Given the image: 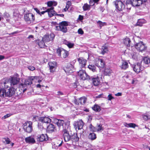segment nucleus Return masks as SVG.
Segmentation results:
<instances>
[{"instance_id": "nucleus-1", "label": "nucleus", "mask_w": 150, "mask_h": 150, "mask_svg": "<svg viewBox=\"0 0 150 150\" xmlns=\"http://www.w3.org/2000/svg\"><path fill=\"white\" fill-rule=\"evenodd\" d=\"M64 129L62 130L63 133V136L65 142H67L71 141L70 135V127H69L68 123L66 124L64 127Z\"/></svg>"}, {"instance_id": "nucleus-2", "label": "nucleus", "mask_w": 150, "mask_h": 150, "mask_svg": "<svg viewBox=\"0 0 150 150\" xmlns=\"http://www.w3.org/2000/svg\"><path fill=\"white\" fill-rule=\"evenodd\" d=\"M13 93V89L11 88L6 89L4 88L0 89V96L1 97H11Z\"/></svg>"}, {"instance_id": "nucleus-3", "label": "nucleus", "mask_w": 150, "mask_h": 150, "mask_svg": "<svg viewBox=\"0 0 150 150\" xmlns=\"http://www.w3.org/2000/svg\"><path fill=\"white\" fill-rule=\"evenodd\" d=\"M59 25L55 26V30H60L64 33L67 32V29L66 26L68 25V22L63 21L59 23Z\"/></svg>"}, {"instance_id": "nucleus-4", "label": "nucleus", "mask_w": 150, "mask_h": 150, "mask_svg": "<svg viewBox=\"0 0 150 150\" xmlns=\"http://www.w3.org/2000/svg\"><path fill=\"white\" fill-rule=\"evenodd\" d=\"M24 131L28 133H30L33 131V123L30 121H26L23 123L22 125Z\"/></svg>"}, {"instance_id": "nucleus-5", "label": "nucleus", "mask_w": 150, "mask_h": 150, "mask_svg": "<svg viewBox=\"0 0 150 150\" xmlns=\"http://www.w3.org/2000/svg\"><path fill=\"white\" fill-rule=\"evenodd\" d=\"M11 80L10 81H6L4 83V85L5 88H7L10 87V86L12 87L17 84L18 80L17 78L16 77H11Z\"/></svg>"}, {"instance_id": "nucleus-6", "label": "nucleus", "mask_w": 150, "mask_h": 150, "mask_svg": "<svg viewBox=\"0 0 150 150\" xmlns=\"http://www.w3.org/2000/svg\"><path fill=\"white\" fill-rule=\"evenodd\" d=\"M24 19L28 24L32 25L35 20V16L32 13H28L24 14Z\"/></svg>"}, {"instance_id": "nucleus-7", "label": "nucleus", "mask_w": 150, "mask_h": 150, "mask_svg": "<svg viewBox=\"0 0 150 150\" xmlns=\"http://www.w3.org/2000/svg\"><path fill=\"white\" fill-rule=\"evenodd\" d=\"M142 62H137L132 65L134 71L136 73H139L144 69V67L141 65Z\"/></svg>"}, {"instance_id": "nucleus-8", "label": "nucleus", "mask_w": 150, "mask_h": 150, "mask_svg": "<svg viewBox=\"0 0 150 150\" xmlns=\"http://www.w3.org/2000/svg\"><path fill=\"white\" fill-rule=\"evenodd\" d=\"M54 121L59 127V128H60L62 127L63 129V130L64 129V127L65 126L66 124L67 123H68L69 124V127H70L69 126L70 123L69 121H66L65 122L63 120L58 119L56 118L54 119Z\"/></svg>"}, {"instance_id": "nucleus-9", "label": "nucleus", "mask_w": 150, "mask_h": 150, "mask_svg": "<svg viewBox=\"0 0 150 150\" xmlns=\"http://www.w3.org/2000/svg\"><path fill=\"white\" fill-rule=\"evenodd\" d=\"M78 75L81 79L83 80H89L90 77L86 72L85 70H81L78 72Z\"/></svg>"}, {"instance_id": "nucleus-10", "label": "nucleus", "mask_w": 150, "mask_h": 150, "mask_svg": "<svg viewBox=\"0 0 150 150\" xmlns=\"http://www.w3.org/2000/svg\"><path fill=\"white\" fill-rule=\"evenodd\" d=\"M113 3L115 6L116 9L118 11H122L125 8V5L121 1L116 0L114 1Z\"/></svg>"}, {"instance_id": "nucleus-11", "label": "nucleus", "mask_w": 150, "mask_h": 150, "mask_svg": "<svg viewBox=\"0 0 150 150\" xmlns=\"http://www.w3.org/2000/svg\"><path fill=\"white\" fill-rule=\"evenodd\" d=\"M57 52L58 55L61 56L62 54V56L64 58H66L68 55L69 53L67 51L62 48H59L57 49Z\"/></svg>"}, {"instance_id": "nucleus-12", "label": "nucleus", "mask_w": 150, "mask_h": 150, "mask_svg": "<svg viewBox=\"0 0 150 150\" xmlns=\"http://www.w3.org/2000/svg\"><path fill=\"white\" fill-rule=\"evenodd\" d=\"M135 47L137 49L139 52H142L146 50L147 47L143 42H140L136 43L135 45Z\"/></svg>"}, {"instance_id": "nucleus-13", "label": "nucleus", "mask_w": 150, "mask_h": 150, "mask_svg": "<svg viewBox=\"0 0 150 150\" xmlns=\"http://www.w3.org/2000/svg\"><path fill=\"white\" fill-rule=\"evenodd\" d=\"M21 138V140L23 141L25 139V141L26 143L29 144H34L35 143V141L33 138L31 137H28L25 138L24 136H22L20 135H19V139Z\"/></svg>"}, {"instance_id": "nucleus-14", "label": "nucleus", "mask_w": 150, "mask_h": 150, "mask_svg": "<svg viewBox=\"0 0 150 150\" xmlns=\"http://www.w3.org/2000/svg\"><path fill=\"white\" fill-rule=\"evenodd\" d=\"M74 125L76 130H79L82 128L84 125V123L82 120L74 122Z\"/></svg>"}, {"instance_id": "nucleus-15", "label": "nucleus", "mask_w": 150, "mask_h": 150, "mask_svg": "<svg viewBox=\"0 0 150 150\" xmlns=\"http://www.w3.org/2000/svg\"><path fill=\"white\" fill-rule=\"evenodd\" d=\"M48 64L49 66L50 72L51 73L54 72L57 68V63L54 61L50 62H49Z\"/></svg>"}, {"instance_id": "nucleus-16", "label": "nucleus", "mask_w": 150, "mask_h": 150, "mask_svg": "<svg viewBox=\"0 0 150 150\" xmlns=\"http://www.w3.org/2000/svg\"><path fill=\"white\" fill-rule=\"evenodd\" d=\"M73 66L71 64H69L67 67L64 68V70L67 74L69 75L73 72Z\"/></svg>"}, {"instance_id": "nucleus-17", "label": "nucleus", "mask_w": 150, "mask_h": 150, "mask_svg": "<svg viewBox=\"0 0 150 150\" xmlns=\"http://www.w3.org/2000/svg\"><path fill=\"white\" fill-rule=\"evenodd\" d=\"M37 141L42 142L48 140V136L47 134H42L38 135L37 136Z\"/></svg>"}, {"instance_id": "nucleus-18", "label": "nucleus", "mask_w": 150, "mask_h": 150, "mask_svg": "<svg viewBox=\"0 0 150 150\" xmlns=\"http://www.w3.org/2000/svg\"><path fill=\"white\" fill-rule=\"evenodd\" d=\"M79 63V66L81 68H85L86 65L87 60L82 57L79 58L78 59Z\"/></svg>"}, {"instance_id": "nucleus-19", "label": "nucleus", "mask_w": 150, "mask_h": 150, "mask_svg": "<svg viewBox=\"0 0 150 150\" xmlns=\"http://www.w3.org/2000/svg\"><path fill=\"white\" fill-rule=\"evenodd\" d=\"M90 78L91 79L93 83L95 86H97L100 83L99 78L98 76H94Z\"/></svg>"}, {"instance_id": "nucleus-20", "label": "nucleus", "mask_w": 150, "mask_h": 150, "mask_svg": "<svg viewBox=\"0 0 150 150\" xmlns=\"http://www.w3.org/2000/svg\"><path fill=\"white\" fill-rule=\"evenodd\" d=\"M39 120L42 123H49L52 121V120L46 117H40Z\"/></svg>"}, {"instance_id": "nucleus-21", "label": "nucleus", "mask_w": 150, "mask_h": 150, "mask_svg": "<svg viewBox=\"0 0 150 150\" xmlns=\"http://www.w3.org/2000/svg\"><path fill=\"white\" fill-rule=\"evenodd\" d=\"M37 76H30L25 80L24 83L27 85H30L32 83V81L35 79H37Z\"/></svg>"}, {"instance_id": "nucleus-22", "label": "nucleus", "mask_w": 150, "mask_h": 150, "mask_svg": "<svg viewBox=\"0 0 150 150\" xmlns=\"http://www.w3.org/2000/svg\"><path fill=\"white\" fill-rule=\"evenodd\" d=\"M54 8L52 7L50 8H47V12H48V16L50 17H51L53 16H55L56 13L54 10Z\"/></svg>"}, {"instance_id": "nucleus-23", "label": "nucleus", "mask_w": 150, "mask_h": 150, "mask_svg": "<svg viewBox=\"0 0 150 150\" xmlns=\"http://www.w3.org/2000/svg\"><path fill=\"white\" fill-rule=\"evenodd\" d=\"M104 64L103 60L101 59H98L96 62V66L100 68H103L104 66Z\"/></svg>"}, {"instance_id": "nucleus-24", "label": "nucleus", "mask_w": 150, "mask_h": 150, "mask_svg": "<svg viewBox=\"0 0 150 150\" xmlns=\"http://www.w3.org/2000/svg\"><path fill=\"white\" fill-rule=\"evenodd\" d=\"M86 101V98L85 97L80 98L77 101L75 102L76 104L78 105H83Z\"/></svg>"}, {"instance_id": "nucleus-25", "label": "nucleus", "mask_w": 150, "mask_h": 150, "mask_svg": "<svg viewBox=\"0 0 150 150\" xmlns=\"http://www.w3.org/2000/svg\"><path fill=\"white\" fill-rule=\"evenodd\" d=\"M131 4L134 6H138L142 4V2L139 0H132L131 1Z\"/></svg>"}, {"instance_id": "nucleus-26", "label": "nucleus", "mask_w": 150, "mask_h": 150, "mask_svg": "<svg viewBox=\"0 0 150 150\" xmlns=\"http://www.w3.org/2000/svg\"><path fill=\"white\" fill-rule=\"evenodd\" d=\"M128 63L126 61H123L122 62V64L120 66L122 69L125 70L128 67Z\"/></svg>"}, {"instance_id": "nucleus-27", "label": "nucleus", "mask_w": 150, "mask_h": 150, "mask_svg": "<svg viewBox=\"0 0 150 150\" xmlns=\"http://www.w3.org/2000/svg\"><path fill=\"white\" fill-rule=\"evenodd\" d=\"M79 140V138L78 137L77 134H74L71 136V140L72 141V143L74 142H78Z\"/></svg>"}, {"instance_id": "nucleus-28", "label": "nucleus", "mask_w": 150, "mask_h": 150, "mask_svg": "<svg viewBox=\"0 0 150 150\" xmlns=\"http://www.w3.org/2000/svg\"><path fill=\"white\" fill-rule=\"evenodd\" d=\"M146 23V21L144 18H141L138 19L137 23V25L141 26L143 24Z\"/></svg>"}, {"instance_id": "nucleus-29", "label": "nucleus", "mask_w": 150, "mask_h": 150, "mask_svg": "<svg viewBox=\"0 0 150 150\" xmlns=\"http://www.w3.org/2000/svg\"><path fill=\"white\" fill-rule=\"evenodd\" d=\"M63 43L64 44L67 45L70 48L73 47L74 45V43L71 42L66 40H64L63 41Z\"/></svg>"}, {"instance_id": "nucleus-30", "label": "nucleus", "mask_w": 150, "mask_h": 150, "mask_svg": "<svg viewBox=\"0 0 150 150\" xmlns=\"http://www.w3.org/2000/svg\"><path fill=\"white\" fill-rule=\"evenodd\" d=\"M88 138L92 140L95 139L96 138V135L94 133H91L88 136Z\"/></svg>"}, {"instance_id": "nucleus-31", "label": "nucleus", "mask_w": 150, "mask_h": 150, "mask_svg": "<svg viewBox=\"0 0 150 150\" xmlns=\"http://www.w3.org/2000/svg\"><path fill=\"white\" fill-rule=\"evenodd\" d=\"M124 125L125 127H130L135 128L136 126V125L133 123H129L128 124L126 122H125L124 123Z\"/></svg>"}, {"instance_id": "nucleus-32", "label": "nucleus", "mask_w": 150, "mask_h": 150, "mask_svg": "<svg viewBox=\"0 0 150 150\" xmlns=\"http://www.w3.org/2000/svg\"><path fill=\"white\" fill-rule=\"evenodd\" d=\"M55 129V127L53 124H50L47 127V129L48 131L52 132L54 131V129Z\"/></svg>"}, {"instance_id": "nucleus-33", "label": "nucleus", "mask_w": 150, "mask_h": 150, "mask_svg": "<svg viewBox=\"0 0 150 150\" xmlns=\"http://www.w3.org/2000/svg\"><path fill=\"white\" fill-rule=\"evenodd\" d=\"M131 41L128 38H126L124 40V44L128 47L130 46V43Z\"/></svg>"}, {"instance_id": "nucleus-34", "label": "nucleus", "mask_w": 150, "mask_h": 150, "mask_svg": "<svg viewBox=\"0 0 150 150\" xmlns=\"http://www.w3.org/2000/svg\"><path fill=\"white\" fill-rule=\"evenodd\" d=\"M92 109L96 112H99L101 110L100 107L97 104H95L92 107Z\"/></svg>"}, {"instance_id": "nucleus-35", "label": "nucleus", "mask_w": 150, "mask_h": 150, "mask_svg": "<svg viewBox=\"0 0 150 150\" xmlns=\"http://www.w3.org/2000/svg\"><path fill=\"white\" fill-rule=\"evenodd\" d=\"M88 68L91 71H92L93 72L96 71V67L93 64H89L88 67Z\"/></svg>"}, {"instance_id": "nucleus-36", "label": "nucleus", "mask_w": 150, "mask_h": 150, "mask_svg": "<svg viewBox=\"0 0 150 150\" xmlns=\"http://www.w3.org/2000/svg\"><path fill=\"white\" fill-rule=\"evenodd\" d=\"M142 61L143 62L146 64H148L150 63V59L149 58L147 57H144L143 58Z\"/></svg>"}, {"instance_id": "nucleus-37", "label": "nucleus", "mask_w": 150, "mask_h": 150, "mask_svg": "<svg viewBox=\"0 0 150 150\" xmlns=\"http://www.w3.org/2000/svg\"><path fill=\"white\" fill-rule=\"evenodd\" d=\"M38 45L39 47L41 48H43L45 46L44 41L43 40L38 42Z\"/></svg>"}, {"instance_id": "nucleus-38", "label": "nucleus", "mask_w": 150, "mask_h": 150, "mask_svg": "<svg viewBox=\"0 0 150 150\" xmlns=\"http://www.w3.org/2000/svg\"><path fill=\"white\" fill-rule=\"evenodd\" d=\"M101 53L103 54H104L106 52L108 51V49L107 47L105 46H102L101 48Z\"/></svg>"}, {"instance_id": "nucleus-39", "label": "nucleus", "mask_w": 150, "mask_h": 150, "mask_svg": "<svg viewBox=\"0 0 150 150\" xmlns=\"http://www.w3.org/2000/svg\"><path fill=\"white\" fill-rule=\"evenodd\" d=\"M54 35L53 33H50L49 35H48V40H47V41H50L52 40L54 38Z\"/></svg>"}, {"instance_id": "nucleus-40", "label": "nucleus", "mask_w": 150, "mask_h": 150, "mask_svg": "<svg viewBox=\"0 0 150 150\" xmlns=\"http://www.w3.org/2000/svg\"><path fill=\"white\" fill-rule=\"evenodd\" d=\"M83 8L84 11L89 10L90 8V5L87 4H84L83 7Z\"/></svg>"}, {"instance_id": "nucleus-41", "label": "nucleus", "mask_w": 150, "mask_h": 150, "mask_svg": "<svg viewBox=\"0 0 150 150\" xmlns=\"http://www.w3.org/2000/svg\"><path fill=\"white\" fill-rule=\"evenodd\" d=\"M97 23L99 25V27H100V29L101 28L102 26L107 25L106 23L100 21H98L97 22Z\"/></svg>"}, {"instance_id": "nucleus-42", "label": "nucleus", "mask_w": 150, "mask_h": 150, "mask_svg": "<svg viewBox=\"0 0 150 150\" xmlns=\"http://www.w3.org/2000/svg\"><path fill=\"white\" fill-rule=\"evenodd\" d=\"M88 128L90 131L93 132H95L96 130L95 127L93 126L91 124H90L88 127Z\"/></svg>"}, {"instance_id": "nucleus-43", "label": "nucleus", "mask_w": 150, "mask_h": 150, "mask_svg": "<svg viewBox=\"0 0 150 150\" xmlns=\"http://www.w3.org/2000/svg\"><path fill=\"white\" fill-rule=\"evenodd\" d=\"M97 131L98 132L100 131L101 130H103V127H102V125L101 124H97Z\"/></svg>"}, {"instance_id": "nucleus-44", "label": "nucleus", "mask_w": 150, "mask_h": 150, "mask_svg": "<svg viewBox=\"0 0 150 150\" xmlns=\"http://www.w3.org/2000/svg\"><path fill=\"white\" fill-rule=\"evenodd\" d=\"M27 68L29 70L31 71H33L35 69V68L32 66H28Z\"/></svg>"}, {"instance_id": "nucleus-45", "label": "nucleus", "mask_w": 150, "mask_h": 150, "mask_svg": "<svg viewBox=\"0 0 150 150\" xmlns=\"http://www.w3.org/2000/svg\"><path fill=\"white\" fill-rule=\"evenodd\" d=\"M71 2L69 1H68L67 2L66 5V8H67V9H68L69 8L70 6H71Z\"/></svg>"}, {"instance_id": "nucleus-46", "label": "nucleus", "mask_w": 150, "mask_h": 150, "mask_svg": "<svg viewBox=\"0 0 150 150\" xmlns=\"http://www.w3.org/2000/svg\"><path fill=\"white\" fill-rule=\"evenodd\" d=\"M39 118L40 117H39L37 116H33L32 120L33 121H35L38 119L39 120Z\"/></svg>"}, {"instance_id": "nucleus-47", "label": "nucleus", "mask_w": 150, "mask_h": 150, "mask_svg": "<svg viewBox=\"0 0 150 150\" xmlns=\"http://www.w3.org/2000/svg\"><path fill=\"white\" fill-rule=\"evenodd\" d=\"M10 142V139L8 138H4V143L6 144H9Z\"/></svg>"}, {"instance_id": "nucleus-48", "label": "nucleus", "mask_w": 150, "mask_h": 150, "mask_svg": "<svg viewBox=\"0 0 150 150\" xmlns=\"http://www.w3.org/2000/svg\"><path fill=\"white\" fill-rule=\"evenodd\" d=\"M111 73L110 70L109 69H105L104 73L106 75H107Z\"/></svg>"}, {"instance_id": "nucleus-49", "label": "nucleus", "mask_w": 150, "mask_h": 150, "mask_svg": "<svg viewBox=\"0 0 150 150\" xmlns=\"http://www.w3.org/2000/svg\"><path fill=\"white\" fill-rule=\"evenodd\" d=\"M53 2L52 1H49L47 2V6L49 7H51L53 6Z\"/></svg>"}, {"instance_id": "nucleus-50", "label": "nucleus", "mask_w": 150, "mask_h": 150, "mask_svg": "<svg viewBox=\"0 0 150 150\" xmlns=\"http://www.w3.org/2000/svg\"><path fill=\"white\" fill-rule=\"evenodd\" d=\"M108 100H110L114 98V97L112 96L111 94H109L108 96Z\"/></svg>"}, {"instance_id": "nucleus-51", "label": "nucleus", "mask_w": 150, "mask_h": 150, "mask_svg": "<svg viewBox=\"0 0 150 150\" xmlns=\"http://www.w3.org/2000/svg\"><path fill=\"white\" fill-rule=\"evenodd\" d=\"M78 32L79 34L82 35L83 34V31L81 29H79L78 31Z\"/></svg>"}, {"instance_id": "nucleus-52", "label": "nucleus", "mask_w": 150, "mask_h": 150, "mask_svg": "<svg viewBox=\"0 0 150 150\" xmlns=\"http://www.w3.org/2000/svg\"><path fill=\"white\" fill-rule=\"evenodd\" d=\"M143 119L145 120H147L149 119V117L147 115H144L143 117Z\"/></svg>"}, {"instance_id": "nucleus-53", "label": "nucleus", "mask_w": 150, "mask_h": 150, "mask_svg": "<svg viewBox=\"0 0 150 150\" xmlns=\"http://www.w3.org/2000/svg\"><path fill=\"white\" fill-rule=\"evenodd\" d=\"M83 19V16L79 15V16L78 19L80 21H82Z\"/></svg>"}, {"instance_id": "nucleus-54", "label": "nucleus", "mask_w": 150, "mask_h": 150, "mask_svg": "<svg viewBox=\"0 0 150 150\" xmlns=\"http://www.w3.org/2000/svg\"><path fill=\"white\" fill-rule=\"evenodd\" d=\"M11 115L9 114H8L6 115H5L4 116L3 118H4V119H6L8 117H9Z\"/></svg>"}, {"instance_id": "nucleus-55", "label": "nucleus", "mask_w": 150, "mask_h": 150, "mask_svg": "<svg viewBox=\"0 0 150 150\" xmlns=\"http://www.w3.org/2000/svg\"><path fill=\"white\" fill-rule=\"evenodd\" d=\"M55 16H59L61 17H63L64 16V15L63 14H57L56 13V14L55 15Z\"/></svg>"}, {"instance_id": "nucleus-56", "label": "nucleus", "mask_w": 150, "mask_h": 150, "mask_svg": "<svg viewBox=\"0 0 150 150\" xmlns=\"http://www.w3.org/2000/svg\"><path fill=\"white\" fill-rule=\"evenodd\" d=\"M16 12V11H14L13 12V16H14L16 17H18L19 14H18Z\"/></svg>"}, {"instance_id": "nucleus-57", "label": "nucleus", "mask_w": 150, "mask_h": 150, "mask_svg": "<svg viewBox=\"0 0 150 150\" xmlns=\"http://www.w3.org/2000/svg\"><path fill=\"white\" fill-rule=\"evenodd\" d=\"M18 33V31H15L14 32H13V33H8L7 34L9 35H12L14 34L17 33Z\"/></svg>"}, {"instance_id": "nucleus-58", "label": "nucleus", "mask_w": 150, "mask_h": 150, "mask_svg": "<svg viewBox=\"0 0 150 150\" xmlns=\"http://www.w3.org/2000/svg\"><path fill=\"white\" fill-rule=\"evenodd\" d=\"M34 9L36 11L37 13L38 14H40V11L37 8H34Z\"/></svg>"}, {"instance_id": "nucleus-59", "label": "nucleus", "mask_w": 150, "mask_h": 150, "mask_svg": "<svg viewBox=\"0 0 150 150\" xmlns=\"http://www.w3.org/2000/svg\"><path fill=\"white\" fill-rule=\"evenodd\" d=\"M100 9V11L102 12H103L104 11V8L102 6H100L99 8Z\"/></svg>"}, {"instance_id": "nucleus-60", "label": "nucleus", "mask_w": 150, "mask_h": 150, "mask_svg": "<svg viewBox=\"0 0 150 150\" xmlns=\"http://www.w3.org/2000/svg\"><path fill=\"white\" fill-rule=\"evenodd\" d=\"M122 95V93H118L115 94V95L117 96H121Z\"/></svg>"}, {"instance_id": "nucleus-61", "label": "nucleus", "mask_w": 150, "mask_h": 150, "mask_svg": "<svg viewBox=\"0 0 150 150\" xmlns=\"http://www.w3.org/2000/svg\"><path fill=\"white\" fill-rule=\"evenodd\" d=\"M57 95H63L64 94L63 93L60 91H58L57 92Z\"/></svg>"}, {"instance_id": "nucleus-62", "label": "nucleus", "mask_w": 150, "mask_h": 150, "mask_svg": "<svg viewBox=\"0 0 150 150\" xmlns=\"http://www.w3.org/2000/svg\"><path fill=\"white\" fill-rule=\"evenodd\" d=\"M5 58V57L3 55H0V61Z\"/></svg>"}, {"instance_id": "nucleus-63", "label": "nucleus", "mask_w": 150, "mask_h": 150, "mask_svg": "<svg viewBox=\"0 0 150 150\" xmlns=\"http://www.w3.org/2000/svg\"><path fill=\"white\" fill-rule=\"evenodd\" d=\"M136 54H134V53L133 54H131L132 58L134 59H135L136 58V56L135 55Z\"/></svg>"}, {"instance_id": "nucleus-64", "label": "nucleus", "mask_w": 150, "mask_h": 150, "mask_svg": "<svg viewBox=\"0 0 150 150\" xmlns=\"http://www.w3.org/2000/svg\"><path fill=\"white\" fill-rule=\"evenodd\" d=\"M46 12H47V10L45 11H42L41 12V13H40V14H44Z\"/></svg>"}]
</instances>
